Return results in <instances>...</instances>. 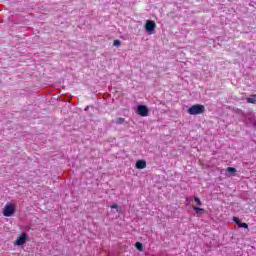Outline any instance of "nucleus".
Instances as JSON below:
<instances>
[{
  "label": "nucleus",
  "mask_w": 256,
  "mask_h": 256,
  "mask_svg": "<svg viewBox=\"0 0 256 256\" xmlns=\"http://www.w3.org/2000/svg\"><path fill=\"white\" fill-rule=\"evenodd\" d=\"M188 115H203L205 106L203 104H194L187 110Z\"/></svg>",
  "instance_id": "f257e3e1"
},
{
  "label": "nucleus",
  "mask_w": 256,
  "mask_h": 256,
  "mask_svg": "<svg viewBox=\"0 0 256 256\" xmlns=\"http://www.w3.org/2000/svg\"><path fill=\"white\" fill-rule=\"evenodd\" d=\"M15 214V205L8 203L5 205L3 210L4 217H13Z\"/></svg>",
  "instance_id": "f03ea898"
},
{
  "label": "nucleus",
  "mask_w": 256,
  "mask_h": 256,
  "mask_svg": "<svg viewBox=\"0 0 256 256\" xmlns=\"http://www.w3.org/2000/svg\"><path fill=\"white\" fill-rule=\"evenodd\" d=\"M155 27H157V24L153 20H147L145 24V29L149 35H153V31H155Z\"/></svg>",
  "instance_id": "7ed1b4c3"
},
{
  "label": "nucleus",
  "mask_w": 256,
  "mask_h": 256,
  "mask_svg": "<svg viewBox=\"0 0 256 256\" xmlns=\"http://www.w3.org/2000/svg\"><path fill=\"white\" fill-rule=\"evenodd\" d=\"M137 113L140 117H149V108L145 105H139L137 107Z\"/></svg>",
  "instance_id": "20e7f679"
},
{
  "label": "nucleus",
  "mask_w": 256,
  "mask_h": 256,
  "mask_svg": "<svg viewBox=\"0 0 256 256\" xmlns=\"http://www.w3.org/2000/svg\"><path fill=\"white\" fill-rule=\"evenodd\" d=\"M27 243V233L23 232L14 242V245H25Z\"/></svg>",
  "instance_id": "39448f33"
},
{
  "label": "nucleus",
  "mask_w": 256,
  "mask_h": 256,
  "mask_svg": "<svg viewBox=\"0 0 256 256\" xmlns=\"http://www.w3.org/2000/svg\"><path fill=\"white\" fill-rule=\"evenodd\" d=\"M147 167V162L145 160H138L136 162V169H145Z\"/></svg>",
  "instance_id": "423d86ee"
},
{
  "label": "nucleus",
  "mask_w": 256,
  "mask_h": 256,
  "mask_svg": "<svg viewBox=\"0 0 256 256\" xmlns=\"http://www.w3.org/2000/svg\"><path fill=\"white\" fill-rule=\"evenodd\" d=\"M246 103H251L252 105H256V94H253L251 95L250 98H247Z\"/></svg>",
  "instance_id": "0eeeda50"
},
{
  "label": "nucleus",
  "mask_w": 256,
  "mask_h": 256,
  "mask_svg": "<svg viewBox=\"0 0 256 256\" xmlns=\"http://www.w3.org/2000/svg\"><path fill=\"white\" fill-rule=\"evenodd\" d=\"M193 209H194V211H196V213L198 215H203V213H205V209H203V208H199L197 206H194Z\"/></svg>",
  "instance_id": "6e6552de"
},
{
  "label": "nucleus",
  "mask_w": 256,
  "mask_h": 256,
  "mask_svg": "<svg viewBox=\"0 0 256 256\" xmlns=\"http://www.w3.org/2000/svg\"><path fill=\"white\" fill-rule=\"evenodd\" d=\"M135 247L138 251H143V244L141 242H136Z\"/></svg>",
  "instance_id": "1a4fd4ad"
},
{
  "label": "nucleus",
  "mask_w": 256,
  "mask_h": 256,
  "mask_svg": "<svg viewBox=\"0 0 256 256\" xmlns=\"http://www.w3.org/2000/svg\"><path fill=\"white\" fill-rule=\"evenodd\" d=\"M116 123L117 125H123V123H125V118H117Z\"/></svg>",
  "instance_id": "9d476101"
},
{
  "label": "nucleus",
  "mask_w": 256,
  "mask_h": 256,
  "mask_svg": "<svg viewBox=\"0 0 256 256\" xmlns=\"http://www.w3.org/2000/svg\"><path fill=\"white\" fill-rule=\"evenodd\" d=\"M239 227H242L243 229H249V225L245 222H240V224H238Z\"/></svg>",
  "instance_id": "9b49d317"
},
{
  "label": "nucleus",
  "mask_w": 256,
  "mask_h": 256,
  "mask_svg": "<svg viewBox=\"0 0 256 256\" xmlns=\"http://www.w3.org/2000/svg\"><path fill=\"white\" fill-rule=\"evenodd\" d=\"M113 45L114 47H121V40H114Z\"/></svg>",
  "instance_id": "f8f14e48"
},
{
  "label": "nucleus",
  "mask_w": 256,
  "mask_h": 256,
  "mask_svg": "<svg viewBox=\"0 0 256 256\" xmlns=\"http://www.w3.org/2000/svg\"><path fill=\"white\" fill-rule=\"evenodd\" d=\"M194 201H195V203H197V205H199V206L203 205V202H201V199H199V197H194Z\"/></svg>",
  "instance_id": "ddd939ff"
},
{
  "label": "nucleus",
  "mask_w": 256,
  "mask_h": 256,
  "mask_svg": "<svg viewBox=\"0 0 256 256\" xmlns=\"http://www.w3.org/2000/svg\"><path fill=\"white\" fill-rule=\"evenodd\" d=\"M111 209H117V212L120 213L121 208H119V206L117 204H113L110 206Z\"/></svg>",
  "instance_id": "4468645a"
},
{
  "label": "nucleus",
  "mask_w": 256,
  "mask_h": 256,
  "mask_svg": "<svg viewBox=\"0 0 256 256\" xmlns=\"http://www.w3.org/2000/svg\"><path fill=\"white\" fill-rule=\"evenodd\" d=\"M232 221H234V223L236 225H240L241 224V220L238 217H233Z\"/></svg>",
  "instance_id": "2eb2a0df"
},
{
  "label": "nucleus",
  "mask_w": 256,
  "mask_h": 256,
  "mask_svg": "<svg viewBox=\"0 0 256 256\" xmlns=\"http://www.w3.org/2000/svg\"><path fill=\"white\" fill-rule=\"evenodd\" d=\"M227 171H228V173H236L237 169H235L234 167H228Z\"/></svg>",
  "instance_id": "dca6fc26"
}]
</instances>
